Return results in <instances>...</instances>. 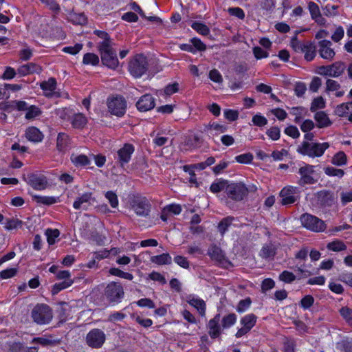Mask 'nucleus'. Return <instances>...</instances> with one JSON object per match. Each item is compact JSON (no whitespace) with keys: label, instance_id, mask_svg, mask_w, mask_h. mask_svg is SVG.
I'll list each match as a JSON object with an SVG mask.
<instances>
[{"label":"nucleus","instance_id":"obj_57","mask_svg":"<svg viewBox=\"0 0 352 352\" xmlns=\"http://www.w3.org/2000/svg\"><path fill=\"white\" fill-rule=\"evenodd\" d=\"M340 88V85L336 80L332 79H328L326 81V91H338Z\"/></svg>","mask_w":352,"mask_h":352},{"label":"nucleus","instance_id":"obj_59","mask_svg":"<svg viewBox=\"0 0 352 352\" xmlns=\"http://www.w3.org/2000/svg\"><path fill=\"white\" fill-rule=\"evenodd\" d=\"M285 133L287 135H289L293 138H298L300 136V132H299L298 128L293 125L287 126L285 129Z\"/></svg>","mask_w":352,"mask_h":352},{"label":"nucleus","instance_id":"obj_49","mask_svg":"<svg viewBox=\"0 0 352 352\" xmlns=\"http://www.w3.org/2000/svg\"><path fill=\"white\" fill-rule=\"evenodd\" d=\"M325 107V102L322 96L315 98L311 103L310 110L315 112L318 109H323Z\"/></svg>","mask_w":352,"mask_h":352},{"label":"nucleus","instance_id":"obj_24","mask_svg":"<svg viewBox=\"0 0 352 352\" xmlns=\"http://www.w3.org/2000/svg\"><path fill=\"white\" fill-rule=\"evenodd\" d=\"M182 211L181 206L177 204H170L164 208L161 213V219L167 220L171 218V214H179Z\"/></svg>","mask_w":352,"mask_h":352},{"label":"nucleus","instance_id":"obj_32","mask_svg":"<svg viewBox=\"0 0 352 352\" xmlns=\"http://www.w3.org/2000/svg\"><path fill=\"white\" fill-rule=\"evenodd\" d=\"M94 34L102 39V41L100 42L98 45V49L102 48V46L104 44L107 45H111L113 44L110 36L106 32L96 30L94 31Z\"/></svg>","mask_w":352,"mask_h":352},{"label":"nucleus","instance_id":"obj_18","mask_svg":"<svg viewBox=\"0 0 352 352\" xmlns=\"http://www.w3.org/2000/svg\"><path fill=\"white\" fill-rule=\"evenodd\" d=\"M187 302L195 307L201 316H205L206 305L204 300L195 296H189Z\"/></svg>","mask_w":352,"mask_h":352},{"label":"nucleus","instance_id":"obj_45","mask_svg":"<svg viewBox=\"0 0 352 352\" xmlns=\"http://www.w3.org/2000/svg\"><path fill=\"white\" fill-rule=\"evenodd\" d=\"M206 130L210 132L211 135H213L212 131H214L217 133H222L227 130V127L224 125L219 124L216 122L210 124L206 127Z\"/></svg>","mask_w":352,"mask_h":352},{"label":"nucleus","instance_id":"obj_29","mask_svg":"<svg viewBox=\"0 0 352 352\" xmlns=\"http://www.w3.org/2000/svg\"><path fill=\"white\" fill-rule=\"evenodd\" d=\"M151 261L159 265L170 264L172 258L168 253H164L160 255L153 256L151 258Z\"/></svg>","mask_w":352,"mask_h":352},{"label":"nucleus","instance_id":"obj_35","mask_svg":"<svg viewBox=\"0 0 352 352\" xmlns=\"http://www.w3.org/2000/svg\"><path fill=\"white\" fill-rule=\"evenodd\" d=\"M318 201L323 205H331L333 202L331 194L326 190H322L317 193Z\"/></svg>","mask_w":352,"mask_h":352},{"label":"nucleus","instance_id":"obj_23","mask_svg":"<svg viewBox=\"0 0 352 352\" xmlns=\"http://www.w3.org/2000/svg\"><path fill=\"white\" fill-rule=\"evenodd\" d=\"M41 67L33 63H30L21 65L18 68L19 74H21L22 76H26L34 73L39 74L41 72Z\"/></svg>","mask_w":352,"mask_h":352},{"label":"nucleus","instance_id":"obj_54","mask_svg":"<svg viewBox=\"0 0 352 352\" xmlns=\"http://www.w3.org/2000/svg\"><path fill=\"white\" fill-rule=\"evenodd\" d=\"M340 313L347 322L352 324V309L344 307L340 309Z\"/></svg>","mask_w":352,"mask_h":352},{"label":"nucleus","instance_id":"obj_30","mask_svg":"<svg viewBox=\"0 0 352 352\" xmlns=\"http://www.w3.org/2000/svg\"><path fill=\"white\" fill-rule=\"evenodd\" d=\"M314 118L318 122V126L320 128L327 127L331 124V122L327 115L324 111L316 113Z\"/></svg>","mask_w":352,"mask_h":352},{"label":"nucleus","instance_id":"obj_14","mask_svg":"<svg viewBox=\"0 0 352 352\" xmlns=\"http://www.w3.org/2000/svg\"><path fill=\"white\" fill-rule=\"evenodd\" d=\"M298 173L301 175L300 179L298 181V184L304 186L305 184H314L316 182V180L311 176L314 173V166L307 164L299 168Z\"/></svg>","mask_w":352,"mask_h":352},{"label":"nucleus","instance_id":"obj_64","mask_svg":"<svg viewBox=\"0 0 352 352\" xmlns=\"http://www.w3.org/2000/svg\"><path fill=\"white\" fill-rule=\"evenodd\" d=\"M339 280L352 287V273L344 272L340 274Z\"/></svg>","mask_w":352,"mask_h":352},{"label":"nucleus","instance_id":"obj_4","mask_svg":"<svg viewBox=\"0 0 352 352\" xmlns=\"http://www.w3.org/2000/svg\"><path fill=\"white\" fill-rule=\"evenodd\" d=\"M101 61L104 65L109 69H116L119 65L116 51L113 50V45H103L102 48L98 49Z\"/></svg>","mask_w":352,"mask_h":352},{"label":"nucleus","instance_id":"obj_2","mask_svg":"<svg viewBox=\"0 0 352 352\" xmlns=\"http://www.w3.org/2000/svg\"><path fill=\"white\" fill-rule=\"evenodd\" d=\"M226 195L228 198L230 199L226 201L227 206L234 209V206L232 201L240 202L244 200L247 197L246 186L241 182L229 183L226 188Z\"/></svg>","mask_w":352,"mask_h":352},{"label":"nucleus","instance_id":"obj_31","mask_svg":"<svg viewBox=\"0 0 352 352\" xmlns=\"http://www.w3.org/2000/svg\"><path fill=\"white\" fill-rule=\"evenodd\" d=\"M228 185L229 182L227 180H218L211 184L210 189L214 193H217L222 190H225L226 192V188Z\"/></svg>","mask_w":352,"mask_h":352},{"label":"nucleus","instance_id":"obj_28","mask_svg":"<svg viewBox=\"0 0 352 352\" xmlns=\"http://www.w3.org/2000/svg\"><path fill=\"white\" fill-rule=\"evenodd\" d=\"M70 144L69 136L63 133H60L57 137L56 146L58 151L64 152Z\"/></svg>","mask_w":352,"mask_h":352},{"label":"nucleus","instance_id":"obj_39","mask_svg":"<svg viewBox=\"0 0 352 352\" xmlns=\"http://www.w3.org/2000/svg\"><path fill=\"white\" fill-rule=\"evenodd\" d=\"M275 247L272 244H268L263 247L260 255L265 258H272L275 254Z\"/></svg>","mask_w":352,"mask_h":352},{"label":"nucleus","instance_id":"obj_63","mask_svg":"<svg viewBox=\"0 0 352 352\" xmlns=\"http://www.w3.org/2000/svg\"><path fill=\"white\" fill-rule=\"evenodd\" d=\"M335 113L340 116H344L349 113L348 107L346 103H342L338 105L335 109Z\"/></svg>","mask_w":352,"mask_h":352},{"label":"nucleus","instance_id":"obj_3","mask_svg":"<svg viewBox=\"0 0 352 352\" xmlns=\"http://www.w3.org/2000/svg\"><path fill=\"white\" fill-rule=\"evenodd\" d=\"M148 68L147 58L142 54L133 56L129 63L130 74L135 78L144 75Z\"/></svg>","mask_w":352,"mask_h":352},{"label":"nucleus","instance_id":"obj_36","mask_svg":"<svg viewBox=\"0 0 352 352\" xmlns=\"http://www.w3.org/2000/svg\"><path fill=\"white\" fill-rule=\"evenodd\" d=\"M71 161L76 166H86L90 163L89 158L85 155H76L72 154L71 155Z\"/></svg>","mask_w":352,"mask_h":352},{"label":"nucleus","instance_id":"obj_11","mask_svg":"<svg viewBox=\"0 0 352 352\" xmlns=\"http://www.w3.org/2000/svg\"><path fill=\"white\" fill-rule=\"evenodd\" d=\"M256 316L253 314H247L241 318L240 324L242 327L236 331V338H239L247 334L256 324Z\"/></svg>","mask_w":352,"mask_h":352},{"label":"nucleus","instance_id":"obj_10","mask_svg":"<svg viewBox=\"0 0 352 352\" xmlns=\"http://www.w3.org/2000/svg\"><path fill=\"white\" fill-rule=\"evenodd\" d=\"M108 109L111 114L122 116L125 113L126 102L122 96H117L108 100Z\"/></svg>","mask_w":352,"mask_h":352},{"label":"nucleus","instance_id":"obj_41","mask_svg":"<svg viewBox=\"0 0 352 352\" xmlns=\"http://www.w3.org/2000/svg\"><path fill=\"white\" fill-rule=\"evenodd\" d=\"M191 27L201 35L206 36L210 33L208 27L202 23L194 22Z\"/></svg>","mask_w":352,"mask_h":352},{"label":"nucleus","instance_id":"obj_51","mask_svg":"<svg viewBox=\"0 0 352 352\" xmlns=\"http://www.w3.org/2000/svg\"><path fill=\"white\" fill-rule=\"evenodd\" d=\"M338 6L327 4L324 8V14L327 16H334L338 14Z\"/></svg>","mask_w":352,"mask_h":352},{"label":"nucleus","instance_id":"obj_13","mask_svg":"<svg viewBox=\"0 0 352 352\" xmlns=\"http://www.w3.org/2000/svg\"><path fill=\"white\" fill-rule=\"evenodd\" d=\"M23 179L34 189L37 190H44L47 186V181L43 175L31 173L27 176L23 175Z\"/></svg>","mask_w":352,"mask_h":352},{"label":"nucleus","instance_id":"obj_60","mask_svg":"<svg viewBox=\"0 0 352 352\" xmlns=\"http://www.w3.org/2000/svg\"><path fill=\"white\" fill-rule=\"evenodd\" d=\"M43 4L54 12H59L60 8L55 0H40Z\"/></svg>","mask_w":352,"mask_h":352},{"label":"nucleus","instance_id":"obj_34","mask_svg":"<svg viewBox=\"0 0 352 352\" xmlns=\"http://www.w3.org/2000/svg\"><path fill=\"white\" fill-rule=\"evenodd\" d=\"M34 199L37 203L47 206L52 205L58 201V197H56L35 195Z\"/></svg>","mask_w":352,"mask_h":352},{"label":"nucleus","instance_id":"obj_33","mask_svg":"<svg viewBox=\"0 0 352 352\" xmlns=\"http://www.w3.org/2000/svg\"><path fill=\"white\" fill-rule=\"evenodd\" d=\"M87 122V118L83 114L77 113L74 116L72 124L75 128L82 129L86 125Z\"/></svg>","mask_w":352,"mask_h":352},{"label":"nucleus","instance_id":"obj_47","mask_svg":"<svg viewBox=\"0 0 352 352\" xmlns=\"http://www.w3.org/2000/svg\"><path fill=\"white\" fill-rule=\"evenodd\" d=\"M59 231L57 229L54 230H47L45 234L47 236V242L50 245L54 244L56 242V239L59 236Z\"/></svg>","mask_w":352,"mask_h":352},{"label":"nucleus","instance_id":"obj_42","mask_svg":"<svg viewBox=\"0 0 352 352\" xmlns=\"http://www.w3.org/2000/svg\"><path fill=\"white\" fill-rule=\"evenodd\" d=\"M332 164L337 166H342L346 163V155L342 151L337 153L332 158Z\"/></svg>","mask_w":352,"mask_h":352},{"label":"nucleus","instance_id":"obj_21","mask_svg":"<svg viewBox=\"0 0 352 352\" xmlns=\"http://www.w3.org/2000/svg\"><path fill=\"white\" fill-rule=\"evenodd\" d=\"M308 8L310 12L311 19L319 25H324L326 20L322 16L318 6L312 1L308 4Z\"/></svg>","mask_w":352,"mask_h":352},{"label":"nucleus","instance_id":"obj_40","mask_svg":"<svg viewBox=\"0 0 352 352\" xmlns=\"http://www.w3.org/2000/svg\"><path fill=\"white\" fill-rule=\"evenodd\" d=\"M74 283V281L72 280H63L61 283H58L54 285L52 288V294H56L58 292H60L61 290L65 289L66 288H68Z\"/></svg>","mask_w":352,"mask_h":352},{"label":"nucleus","instance_id":"obj_61","mask_svg":"<svg viewBox=\"0 0 352 352\" xmlns=\"http://www.w3.org/2000/svg\"><path fill=\"white\" fill-rule=\"evenodd\" d=\"M314 298L310 295H307V296H305L301 300L300 305L303 309H307L312 306V305L314 304Z\"/></svg>","mask_w":352,"mask_h":352},{"label":"nucleus","instance_id":"obj_22","mask_svg":"<svg viewBox=\"0 0 352 352\" xmlns=\"http://www.w3.org/2000/svg\"><path fill=\"white\" fill-rule=\"evenodd\" d=\"M25 137L29 141L37 143L43 140L44 135L36 127L30 126L25 131Z\"/></svg>","mask_w":352,"mask_h":352},{"label":"nucleus","instance_id":"obj_19","mask_svg":"<svg viewBox=\"0 0 352 352\" xmlns=\"http://www.w3.org/2000/svg\"><path fill=\"white\" fill-rule=\"evenodd\" d=\"M219 320L220 316L217 314L212 319L210 320L208 322V333L212 338H217L221 333Z\"/></svg>","mask_w":352,"mask_h":352},{"label":"nucleus","instance_id":"obj_8","mask_svg":"<svg viewBox=\"0 0 352 352\" xmlns=\"http://www.w3.org/2000/svg\"><path fill=\"white\" fill-rule=\"evenodd\" d=\"M346 68V67L343 62L338 61L329 65L320 67L318 73L322 76L338 78L342 75Z\"/></svg>","mask_w":352,"mask_h":352},{"label":"nucleus","instance_id":"obj_48","mask_svg":"<svg viewBox=\"0 0 352 352\" xmlns=\"http://www.w3.org/2000/svg\"><path fill=\"white\" fill-rule=\"evenodd\" d=\"M41 113V110L38 107L32 105L27 109V113L25 114V118L28 120L34 119L36 117L40 116Z\"/></svg>","mask_w":352,"mask_h":352},{"label":"nucleus","instance_id":"obj_37","mask_svg":"<svg viewBox=\"0 0 352 352\" xmlns=\"http://www.w3.org/2000/svg\"><path fill=\"white\" fill-rule=\"evenodd\" d=\"M236 316L234 314H229L225 316L221 320V325L223 329H228L233 326L236 322Z\"/></svg>","mask_w":352,"mask_h":352},{"label":"nucleus","instance_id":"obj_62","mask_svg":"<svg viewBox=\"0 0 352 352\" xmlns=\"http://www.w3.org/2000/svg\"><path fill=\"white\" fill-rule=\"evenodd\" d=\"M252 121L254 125L258 126H263L267 124V120L261 115H255L253 116Z\"/></svg>","mask_w":352,"mask_h":352},{"label":"nucleus","instance_id":"obj_38","mask_svg":"<svg viewBox=\"0 0 352 352\" xmlns=\"http://www.w3.org/2000/svg\"><path fill=\"white\" fill-rule=\"evenodd\" d=\"M302 52L305 53V58L307 61H311L316 56V47L311 43H307Z\"/></svg>","mask_w":352,"mask_h":352},{"label":"nucleus","instance_id":"obj_52","mask_svg":"<svg viewBox=\"0 0 352 352\" xmlns=\"http://www.w3.org/2000/svg\"><path fill=\"white\" fill-rule=\"evenodd\" d=\"M279 278L281 281L290 283L296 279V276L293 273L285 270L280 274Z\"/></svg>","mask_w":352,"mask_h":352},{"label":"nucleus","instance_id":"obj_26","mask_svg":"<svg viewBox=\"0 0 352 352\" xmlns=\"http://www.w3.org/2000/svg\"><path fill=\"white\" fill-rule=\"evenodd\" d=\"M56 82L53 78H50L47 81L41 83V88L45 91L47 97H52L56 89Z\"/></svg>","mask_w":352,"mask_h":352},{"label":"nucleus","instance_id":"obj_56","mask_svg":"<svg viewBox=\"0 0 352 352\" xmlns=\"http://www.w3.org/2000/svg\"><path fill=\"white\" fill-rule=\"evenodd\" d=\"M280 129L278 126H272L266 133L272 140H278L280 138Z\"/></svg>","mask_w":352,"mask_h":352},{"label":"nucleus","instance_id":"obj_9","mask_svg":"<svg viewBox=\"0 0 352 352\" xmlns=\"http://www.w3.org/2000/svg\"><path fill=\"white\" fill-rule=\"evenodd\" d=\"M106 336L104 333L99 329H93L89 331L86 336V342L91 348H100L104 343Z\"/></svg>","mask_w":352,"mask_h":352},{"label":"nucleus","instance_id":"obj_46","mask_svg":"<svg viewBox=\"0 0 352 352\" xmlns=\"http://www.w3.org/2000/svg\"><path fill=\"white\" fill-rule=\"evenodd\" d=\"M105 198L109 201L111 206L116 208L118 206V199L116 192L113 191H107L104 195Z\"/></svg>","mask_w":352,"mask_h":352},{"label":"nucleus","instance_id":"obj_16","mask_svg":"<svg viewBox=\"0 0 352 352\" xmlns=\"http://www.w3.org/2000/svg\"><path fill=\"white\" fill-rule=\"evenodd\" d=\"M331 42L328 40H322L318 42V52L322 58L327 60H331L333 58L336 53L331 47Z\"/></svg>","mask_w":352,"mask_h":352},{"label":"nucleus","instance_id":"obj_17","mask_svg":"<svg viewBox=\"0 0 352 352\" xmlns=\"http://www.w3.org/2000/svg\"><path fill=\"white\" fill-rule=\"evenodd\" d=\"M136 107L140 111H147L154 108L155 100L150 94L142 96L136 103Z\"/></svg>","mask_w":352,"mask_h":352},{"label":"nucleus","instance_id":"obj_5","mask_svg":"<svg viewBox=\"0 0 352 352\" xmlns=\"http://www.w3.org/2000/svg\"><path fill=\"white\" fill-rule=\"evenodd\" d=\"M33 320L38 324L49 323L52 319V312L49 306L46 305H37L32 311Z\"/></svg>","mask_w":352,"mask_h":352},{"label":"nucleus","instance_id":"obj_55","mask_svg":"<svg viewBox=\"0 0 352 352\" xmlns=\"http://www.w3.org/2000/svg\"><path fill=\"white\" fill-rule=\"evenodd\" d=\"M344 35V30L342 26H338L336 28L333 34L331 36V39L334 42H339Z\"/></svg>","mask_w":352,"mask_h":352},{"label":"nucleus","instance_id":"obj_53","mask_svg":"<svg viewBox=\"0 0 352 352\" xmlns=\"http://www.w3.org/2000/svg\"><path fill=\"white\" fill-rule=\"evenodd\" d=\"M251 305V300L249 298L241 300L236 307V311L239 313H243L247 311Z\"/></svg>","mask_w":352,"mask_h":352},{"label":"nucleus","instance_id":"obj_12","mask_svg":"<svg viewBox=\"0 0 352 352\" xmlns=\"http://www.w3.org/2000/svg\"><path fill=\"white\" fill-rule=\"evenodd\" d=\"M105 294L110 302L118 303L124 296L123 288L118 283H111L106 287Z\"/></svg>","mask_w":352,"mask_h":352},{"label":"nucleus","instance_id":"obj_1","mask_svg":"<svg viewBox=\"0 0 352 352\" xmlns=\"http://www.w3.org/2000/svg\"><path fill=\"white\" fill-rule=\"evenodd\" d=\"M329 147V144L328 142L318 143L304 141L298 146L297 151L303 155H307L312 158L320 157Z\"/></svg>","mask_w":352,"mask_h":352},{"label":"nucleus","instance_id":"obj_43","mask_svg":"<svg viewBox=\"0 0 352 352\" xmlns=\"http://www.w3.org/2000/svg\"><path fill=\"white\" fill-rule=\"evenodd\" d=\"M327 248L333 252H340L346 250V246L340 241H334L327 244Z\"/></svg>","mask_w":352,"mask_h":352},{"label":"nucleus","instance_id":"obj_15","mask_svg":"<svg viewBox=\"0 0 352 352\" xmlns=\"http://www.w3.org/2000/svg\"><path fill=\"white\" fill-rule=\"evenodd\" d=\"M133 152L134 146L131 144H124V146L118 151V160L121 166H124L130 161Z\"/></svg>","mask_w":352,"mask_h":352},{"label":"nucleus","instance_id":"obj_25","mask_svg":"<svg viewBox=\"0 0 352 352\" xmlns=\"http://www.w3.org/2000/svg\"><path fill=\"white\" fill-rule=\"evenodd\" d=\"M95 201V198L92 196V192H88L83 193L80 197H78L74 202L73 206L75 209L78 210L82 208L84 204H91Z\"/></svg>","mask_w":352,"mask_h":352},{"label":"nucleus","instance_id":"obj_44","mask_svg":"<svg viewBox=\"0 0 352 352\" xmlns=\"http://www.w3.org/2000/svg\"><path fill=\"white\" fill-rule=\"evenodd\" d=\"M82 62L84 64H91L92 65H96L99 63V58L95 54L87 53L83 56Z\"/></svg>","mask_w":352,"mask_h":352},{"label":"nucleus","instance_id":"obj_58","mask_svg":"<svg viewBox=\"0 0 352 352\" xmlns=\"http://www.w3.org/2000/svg\"><path fill=\"white\" fill-rule=\"evenodd\" d=\"M235 160L237 162L241 164H248L250 163L253 160V155L251 153H245L237 155L235 157Z\"/></svg>","mask_w":352,"mask_h":352},{"label":"nucleus","instance_id":"obj_20","mask_svg":"<svg viewBox=\"0 0 352 352\" xmlns=\"http://www.w3.org/2000/svg\"><path fill=\"white\" fill-rule=\"evenodd\" d=\"M208 254L212 260L215 261L220 264H223L226 261V257L223 252L219 247L215 245H212L209 248Z\"/></svg>","mask_w":352,"mask_h":352},{"label":"nucleus","instance_id":"obj_50","mask_svg":"<svg viewBox=\"0 0 352 352\" xmlns=\"http://www.w3.org/2000/svg\"><path fill=\"white\" fill-rule=\"evenodd\" d=\"M324 173L326 175L329 176H338L339 177H342L344 172L342 169L335 168L333 167L328 166L324 168Z\"/></svg>","mask_w":352,"mask_h":352},{"label":"nucleus","instance_id":"obj_6","mask_svg":"<svg viewBox=\"0 0 352 352\" xmlns=\"http://www.w3.org/2000/svg\"><path fill=\"white\" fill-rule=\"evenodd\" d=\"M130 205L137 215L146 217L151 210V204L146 197L134 196L130 202Z\"/></svg>","mask_w":352,"mask_h":352},{"label":"nucleus","instance_id":"obj_7","mask_svg":"<svg viewBox=\"0 0 352 352\" xmlns=\"http://www.w3.org/2000/svg\"><path fill=\"white\" fill-rule=\"evenodd\" d=\"M279 195L282 205H291L300 199V190L298 187L287 186L280 190Z\"/></svg>","mask_w":352,"mask_h":352},{"label":"nucleus","instance_id":"obj_27","mask_svg":"<svg viewBox=\"0 0 352 352\" xmlns=\"http://www.w3.org/2000/svg\"><path fill=\"white\" fill-rule=\"evenodd\" d=\"M303 227L313 232H323L326 229L324 221H302Z\"/></svg>","mask_w":352,"mask_h":352}]
</instances>
